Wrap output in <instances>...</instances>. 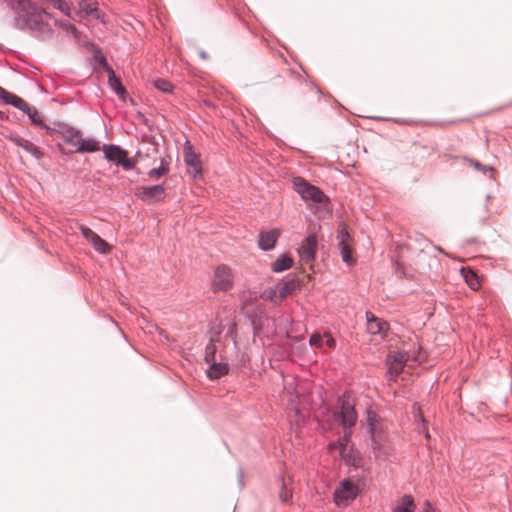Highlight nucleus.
Instances as JSON below:
<instances>
[{
    "label": "nucleus",
    "instance_id": "obj_39",
    "mask_svg": "<svg viewBox=\"0 0 512 512\" xmlns=\"http://www.w3.org/2000/svg\"><path fill=\"white\" fill-rule=\"evenodd\" d=\"M423 432H424L425 437L428 439L430 437V434H429V432H428L426 427H424Z\"/></svg>",
    "mask_w": 512,
    "mask_h": 512
},
{
    "label": "nucleus",
    "instance_id": "obj_28",
    "mask_svg": "<svg viewBox=\"0 0 512 512\" xmlns=\"http://www.w3.org/2000/svg\"><path fill=\"white\" fill-rule=\"evenodd\" d=\"M215 354H216V345L211 340L205 349V360L207 363H211L215 360Z\"/></svg>",
    "mask_w": 512,
    "mask_h": 512
},
{
    "label": "nucleus",
    "instance_id": "obj_16",
    "mask_svg": "<svg viewBox=\"0 0 512 512\" xmlns=\"http://www.w3.org/2000/svg\"><path fill=\"white\" fill-rule=\"evenodd\" d=\"M340 456L346 461L347 464L353 465L355 467H360L362 465V457L359 452L354 450L352 447H348L347 444H340Z\"/></svg>",
    "mask_w": 512,
    "mask_h": 512
},
{
    "label": "nucleus",
    "instance_id": "obj_14",
    "mask_svg": "<svg viewBox=\"0 0 512 512\" xmlns=\"http://www.w3.org/2000/svg\"><path fill=\"white\" fill-rule=\"evenodd\" d=\"M366 319L367 331L374 336H378L379 339H383L389 328L388 323L380 318H377L370 312L366 313Z\"/></svg>",
    "mask_w": 512,
    "mask_h": 512
},
{
    "label": "nucleus",
    "instance_id": "obj_15",
    "mask_svg": "<svg viewBox=\"0 0 512 512\" xmlns=\"http://www.w3.org/2000/svg\"><path fill=\"white\" fill-rule=\"evenodd\" d=\"M281 232L279 229H272L261 232L259 235L258 245L262 250H270L275 246Z\"/></svg>",
    "mask_w": 512,
    "mask_h": 512
},
{
    "label": "nucleus",
    "instance_id": "obj_34",
    "mask_svg": "<svg viewBox=\"0 0 512 512\" xmlns=\"http://www.w3.org/2000/svg\"><path fill=\"white\" fill-rule=\"evenodd\" d=\"M310 344L312 346H316V347H321L322 346V343H323V337L319 334H313L311 337H310Z\"/></svg>",
    "mask_w": 512,
    "mask_h": 512
},
{
    "label": "nucleus",
    "instance_id": "obj_12",
    "mask_svg": "<svg viewBox=\"0 0 512 512\" xmlns=\"http://www.w3.org/2000/svg\"><path fill=\"white\" fill-rule=\"evenodd\" d=\"M184 161L188 166V173L196 177L202 172L201 162L198 154H196L189 142H186L184 147Z\"/></svg>",
    "mask_w": 512,
    "mask_h": 512
},
{
    "label": "nucleus",
    "instance_id": "obj_18",
    "mask_svg": "<svg viewBox=\"0 0 512 512\" xmlns=\"http://www.w3.org/2000/svg\"><path fill=\"white\" fill-rule=\"evenodd\" d=\"M104 69L108 73V83L110 87L120 96L124 97L126 90L123 87L120 79L115 75L113 69L108 66L106 63L104 64Z\"/></svg>",
    "mask_w": 512,
    "mask_h": 512
},
{
    "label": "nucleus",
    "instance_id": "obj_26",
    "mask_svg": "<svg viewBox=\"0 0 512 512\" xmlns=\"http://www.w3.org/2000/svg\"><path fill=\"white\" fill-rule=\"evenodd\" d=\"M461 273L463 278L465 279V282L469 285L471 289L477 290L480 287L479 278L473 270L463 268L461 270Z\"/></svg>",
    "mask_w": 512,
    "mask_h": 512
},
{
    "label": "nucleus",
    "instance_id": "obj_35",
    "mask_svg": "<svg viewBox=\"0 0 512 512\" xmlns=\"http://www.w3.org/2000/svg\"><path fill=\"white\" fill-rule=\"evenodd\" d=\"M14 94L6 91L4 88L0 87V99L8 103L10 99H12Z\"/></svg>",
    "mask_w": 512,
    "mask_h": 512
},
{
    "label": "nucleus",
    "instance_id": "obj_9",
    "mask_svg": "<svg viewBox=\"0 0 512 512\" xmlns=\"http://www.w3.org/2000/svg\"><path fill=\"white\" fill-rule=\"evenodd\" d=\"M407 361L408 355L406 352L394 351L388 355L387 365L391 379L395 378L403 371Z\"/></svg>",
    "mask_w": 512,
    "mask_h": 512
},
{
    "label": "nucleus",
    "instance_id": "obj_38",
    "mask_svg": "<svg viewBox=\"0 0 512 512\" xmlns=\"http://www.w3.org/2000/svg\"><path fill=\"white\" fill-rule=\"evenodd\" d=\"M341 443H342V442H340L339 444H337V443H331V444H329V449H330L331 451H332V450H334V449H337V448H339V449H340V444H341Z\"/></svg>",
    "mask_w": 512,
    "mask_h": 512
},
{
    "label": "nucleus",
    "instance_id": "obj_37",
    "mask_svg": "<svg viewBox=\"0 0 512 512\" xmlns=\"http://www.w3.org/2000/svg\"><path fill=\"white\" fill-rule=\"evenodd\" d=\"M423 512H439V511L435 507H433L429 501H425Z\"/></svg>",
    "mask_w": 512,
    "mask_h": 512
},
{
    "label": "nucleus",
    "instance_id": "obj_25",
    "mask_svg": "<svg viewBox=\"0 0 512 512\" xmlns=\"http://www.w3.org/2000/svg\"><path fill=\"white\" fill-rule=\"evenodd\" d=\"M43 5L51 6L55 9L60 10L67 16L71 15V6L64 0H38Z\"/></svg>",
    "mask_w": 512,
    "mask_h": 512
},
{
    "label": "nucleus",
    "instance_id": "obj_33",
    "mask_svg": "<svg viewBox=\"0 0 512 512\" xmlns=\"http://www.w3.org/2000/svg\"><path fill=\"white\" fill-rule=\"evenodd\" d=\"M279 497H280V500L283 502V503H286L288 502L291 497H292V492L290 490H288L284 485L282 487V490L279 494Z\"/></svg>",
    "mask_w": 512,
    "mask_h": 512
},
{
    "label": "nucleus",
    "instance_id": "obj_42",
    "mask_svg": "<svg viewBox=\"0 0 512 512\" xmlns=\"http://www.w3.org/2000/svg\"><path fill=\"white\" fill-rule=\"evenodd\" d=\"M349 434L346 432L344 436V440L346 441L348 439Z\"/></svg>",
    "mask_w": 512,
    "mask_h": 512
},
{
    "label": "nucleus",
    "instance_id": "obj_7",
    "mask_svg": "<svg viewBox=\"0 0 512 512\" xmlns=\"http://www.w3.org/2000/svg\"><path fill=\"white\" fill-rule=\"evenodd\" d=\"M79 229L83 237L97 252L101 254L110 253L112 246L103 240L97 233L84 225H80Z\"/></svg>",
    "mask_w": 512,
    "mask_h": 512
},
{
    "label": "nucleus",
    "instance_id": "obj_6",
    "mask_svg": "<svg viewBox=\"0 0 512 512\" xmlns=\"http://www.w3.org/2000/svg\"><path fill=\"white\" fill-rule=\"evenodd\" d=\"M358 491L357 485L345 479L334 491V503L339 507H346L357 497Z\"/></svg>",
    "mask_w": 512,
    "mask_h": 512
},
{
    "label": "nucleus",
    "instance_id": "obj_10",
    "mask_svg": "<svg viewBox=\"0 0 512 512\" xmlns=\"http://www.w3.org/2000/svg\"><path fill=\"white\" fill-rule=\"evenodd\" d=\"M136 195L143 201L151 204L165 197V187L163 185L142 186L137 188Z\"/></svg>",
    "mask_w": 512,
    "mask_h": 512
},
{
    "label": "nucleus",
    "instance_id": "obj_2",
    "mask_svg": "<svg viewBox=\"0 0 512 512\" xmlns=\"http://www.w3.org/2000/svg\"><path fill=\"white\" fill-rule=\"evenodd\" d=\"M294 190L301 196V198L310 206L320 205L326 206L329 199L328 197L316 186L310 184L302 177H295L292 180Z\"/></svg>",
    "mask_w": 512,
    "mask_h": 512
},
{
    "label": "nucleus",
    "instance_id": "obj_30",
    "mask_svg": "<svg viewBox=\"0 0 512 512\" xmlns=\"http://www.w3.org/2000/svg\"><path fill=\"white\" fill-rule=\"evenodd\" d=\"M8 104H11L15 107H17L18 109L22 110V111H26L29 107V104L26 103L23 99H21L20 97L16 96V95H13L12 99H10V101L8 102Z\"/></svg>",
    "mask_w": 512,
    "mask_h": 512
},
{
    "label": "nucleus",
    "instance_id": "obj_27",
    "mask_svg": "<svg viewBox=\"0 0 512 512\" xmlns=\"http://www.w3.org/2000/svg\"><path fill=\"white\" fill-rule=\"evenodd\" d=\"M293 264V259L286 255V254H283L282 256H280L274 263H273V271L275 272H282L284 270H287L289 269Z\"/></svg>",
    "mask_w": 512,
    "mask_h": 512
},
{
    "label": "nucleus",
    "instance_id": "obj_36",
    "mask_svg": "<svg viewBox=\"0 0 512 512\" xmlns=\"http://www.w3.org/2000/svg\"><path fill=\"white\" fill-rule=\"evenodd\" d=\"M323 337H324V338H326L325 343H326V345H327L329 348H334V347H335V344H336V343H335L334 338L331 336V334H329V333H325Z\"/></svg>",
    "mask_w": 512,
    "mask_h": 512
},
{
    "label": "nucleus",
    "instance_id": "obj_8",
    "mask_svg": "<svg viewBox=\"0 0 512 512\" xmlns=\"http://www.w3.org/2000/svg\"><path fill=\"white\" fill-rule=\"evenodd\" d=\"M340 254L343 262L351 266L355 263L353 257L352 238L345 228H342L338 234Z\"/></svg>",
    "mask_w": 512,
    "mask_h": 512
},
{
    "label": "nucleus",
    "instance_id": "obj_24",
    "mask_svg": "<svg viewBox=\"0 0 512 512\" xmlns=\"http://www.w3.org/2000/svg\"><path fill=\"white\" fill-rule=\"evenodd\" d=\"M298 288V282L294 279L282 283L279 287L278 298L279 300L285 299L291 295Z\"/></svg>",
    "mask_w": 512,
    "mask_h": 512
},
{
    "label": "nucleus",
    "instance_id": "obj_19",
    "mask_svg": "<svg viewBox=\"0 0 512 512\" xmlns=\"http://www.w3.org/2000/svg\"><path fill=\"white\" fill-rule=\"evenodd\" d=\"M78 5L81 9V12L85 15L92 16L96 19L101 18V14L97 8L95 0H78Z\"/></svg>",
    "mask_w": 512,
    "mask_h": 512
},
{
    "label": "nucleus",
    "instance_id": "obj_44",
    "mask_svg": "<svg viewBox=\"0 0 512 512\" xmlns=\"http://www.w3.org/2000/svg\"><path fill=\"white\" fill-rule=\"evenodd\" d=\"M4 118V114L3 112L0 111V119H3Z\"/></svg>",
    "mask_w": 512,
    "mask_h": 512
},
{
    "label": "nucleus",
    "instance_id": "obj_11",
    "mask_svg": "<svg viewBox=\"0 0 512 512\" xmlns=\"http://www.w3.org/2000/svg\"><path fill=\"white\" fill-rule=\"evenodd\" d=\"M317 244V237L314 234L309 235L303 240L300 248L298 249L302 262L308 264L315 259L317 252Z\"/></svg>",
    "mask_w": 512,
    "mask_h": 512
},
{
    "label": "nucleus",
    "instance_id": "obj_31",
    "mask_svg": "<svg viewBox=\"0 0 512 512\" xmlns=\"http://www.w3.org/2000/svg\"><path fill=\"white\" fill-rule=\"evenodd\" d=\"M25 113L30 117L33 123L42 124V118L35 108L29 106Z\"/></svg>",
    "mask_w": 512,
    "mask_h": 512
},
{
    "label": "nucleus",
    "instance_id": "obj_3",
    "mask_svg": "<svg viewBox=\"0 0 512 512\" xmlns=\"http://www.w3.org/2000/svg\"><path fill=\"white\" fill-rule=\"evenodd\" d=\"M102 150L108 161L121 165L125 170L133 169L137 162L143 161L146 157L150 156L149 153L144 154L138 151L135 157L130 159L127 157V151L116 145H104Z\"/></svg>",
    "mask_w": 512,
    "mask_h": 512
},
{
    "label": "nucleus",
    "instance_id": "obj_41",
    "mask_svg": "<svg viewBox=\"0 0 512 512\" xmlns=\"http://www.w3.org/2000/svg\"><path fill=\"white\" fill-rule=\"evenodd\" d=\"M152 153H157V148L155 146L152 147Z\"/></svg>",
    "mask_w": 512,
    "mask_h": 512
},
{
    "label": "nucleus",
    "instance_id": "obj_43",
    "mask_svg": "<svg viewBox=\"0 0 512 512\" xmlns=\"http://www.w3.org/2000/svg\"><path fill=\"white\" fill-rule=\"evenodd\" d=\"M55 24L62 26V23L60 21H55Z\"/></svg>",
    "mask_w": 512,
    "mask_h": 512
},
{
    "label": "nucleus",
    "instance_id": "obj_45",
    "mask_svg": "<svg viewBox=\"0 0 512 512\" xmlns=\"http://www.w3.org/2000/svg\"><path fill=\"white\" fill-rule=\"evenodd\" d=\"M479 166H480V164L478 162H475V167L478 168Z\"/></svg>",
    "mask_w": 512,
    "mask_h": 512
},
{
    "label": "nucleus",
    "instance_id": "obj_21",
    "mask_svg": "<svg viewBox=\"0 0 512 512\" xmlns=\"http://www.w3.org/2000/svg\"><path fill=\"white\" fill-rule=\"evenodd\" d=\"M13 141L16 145L22 147L25 151L32 154L37 159H40L43 156V153L39 150V148L28 140L22 138H13Z\"/></svg>",
    "mask_w": 512,
    "mask_h": 512
},
{
    "label": "nucleus",
    "instance_id": "obj_17",
    "mask_svg": "<svg viewBox=\"0 0 512 512\" xmlns=\"http://www.w3.org/2000/svg\"><path fill=\"white\" fill-rule=\"evenodd\" d=\"M75 146H77V152L83 153V152H95L100 150V143L96 141L95 139L88 138L84 139L82 137H78L76 135V141L73 143Z\"/></svg>",
    "mask_w": 512,
    "mask_h": 512
},
{
    "label": "nucleus",
    "instance_id": "obj_40",
    "mask_svg": "<svg viewBox=\"0 0 512 512\" xmlns=\"http://www.w3.org/2000/svg\"><path fill=\"white\" fill-rule=\"evenodd\" d=\"M67 27H68L69 29H71L72 31H75V30H76V29H75V27H74V26H72V25H68Z\"/></svg>",
    "mask_w": 512,
    "mask_h": 512
},
{
    "label": "nucleus",
    "instance_id": "obj_22",
    "mask_svg": "<svg viewBox=\"0 0 512 512\" xmlns=\"http://www.w3.org/2000/svg\"><path fill=\"white\" fill-rule=\"evenodd\" d=\"M169 173V162L165 158H160L159 167H154L149 170L148 175L151 179L157 180L162 176Z\"/></svg>",
    "mask_w": 512,
    "mask_h": 512
},
{
    "label": "nucleus",
    "instance_id": "obj_1",
    "mask_svg": "<svg viewBox=\"0 0 512 512\" xmlns=\"http://www.w3.org/2000/svg\"><path fill=\"white\" fill-rule=\"evenodd\" d=\"M13 10L14 25L16 28L31 31H44L48 26V21L52 18L44 7H40L31 0H4Z\"/></svg>",
    "mask_w": 512,
    "mask_h": 512
},
{
    "label": "nucleus",
    "instance_id": "obj_23",
    "mask_svg": "<svg viewBox=\"0 0 512 512\" xmlns=\"http://www.w3.org/2000/svg\"><path fill=\"white\" fill-rule=\"evenodd\" d=\"M415 508L416 505L414 503L413 497L410 495H405L395 506L393 512H414Z\"/></svg>",
    "mask_w": 512,
    "mask_h": 512
},
{
    "label": "nucleus",
    "instance_id": "obj_4",
    "mask_svg": "<svg viewBox=\"0 0 512 512\" xmlns=\"http://www.w3.org/2000/svg\"><path fill=\"white\" fill-rule=\"evenodd\" d=\"M370 433L372 439V452L378 460H388L394 453V448L388 440L385 433L378 429L374 424H370Z\"/></svg>",
    "mask_w": 512,
    "mask_h": 512
},
{
    "label": "nucleus",
    "instance_id": "obj_5",
    "mask_svg": "<svg viewBox=\"0 0 512 512\" xmlns=\"http://www.w3.org/2000/svg\"><path fill=\"white\" fill-rule=\"evenodd\" d=\"M234 275L227 265H219L215 268L211 280V289L213 292H224L232 288Z\"/></svg>",
    "mask_w": 512,
    "mask_h": 512
},
{
    "label": "nucleus",
    "instance_id": "obj_20",
    "mask_svg": "<svg viewBox=\"0 0 512 512\" xmlns=\"http://www.w3.org/2000/svg\"><path fill=\"white\" fill-rule=\"evenodd\" d=\"M208 377L210 379H218L226 375L229 371L228 365L225 363H216L215 361L209 363Z\"/></svg>",
    "mask_w": 512,
    "mask_h": 512
},
{
    "label": "nucleus",
    "instance_id": "obj_29",
    "mask_svg": "<svg viewBox=\"0 0 512 512\" xmlns=\"http://www.w3.org/2000/svg\"><path fill=\"white\" fill-rule=\"evenodd\" d=\"M153 84H154L155 88H157L158 90H160L164 93L172 91V85L164 79H157L153 82Z\"/></svg>",
    "mask_w": 512,
    "mask_h": 512
},
{
    "label": "nucleus",
    "instance_id": "obj_13",
    "mask_svg": "<svg viewBox=\"0 0 512 512\" xmlns=\"http://www.w3.org/2000/svg\"><path fill=\"white\" fill-rule=\"evenodd\" d=\"M336 417L341 421V424L346 429L355 425L357 416L354 406L349 402V400L343 399L341 401V410L336 414Z\"/></svg>",
    "mask_w": 512,
    "mask_h": 512
},
{
    "label": "nucleus",
    "instance_id": "obj_32",
    "mask_svg": "<svg viewBox=\"0 0 512 512\" xmlns=\"http://www.w3.org/2000/svg\"><path fill=\"white\" fill-rule=\"evenodd\" d=\"M277 291L274 290V289H268V290H265L262 294H261V298L264 299V300H269V301H277Z\"/></svg>",
    "mask_w": 512,
    "mask_h": 512
}]
</instances>
